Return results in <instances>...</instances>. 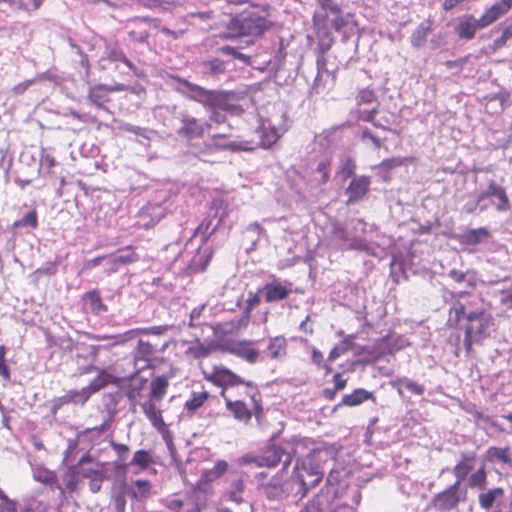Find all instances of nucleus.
I'll return each instance as SVG.
<instances>
[{
    "mask_svg": "<svg viewBox=\"0 0 512 512\" xmlns=\"http://www.w3.org/2000/svg\"><path fill=\"white\" fill-rule=\"evenodd\" d=\"M202 373L206 381L221 388L225 407L236 420L248 424L252 416L257 419L263 416L261 394L254 382L244 380L222 365H215L211 371L203 370Z\"/></svg>",
    "mask_w": 512,
    "mask_h": 512,
    "instance_id": "obj_1",
    "label": "nucleus"
},
{
    "mask_svg": "<svg viewBox=\"0 0 512 512\" xmlns=\"http://www.w3.org/2000/svg\"><path fill=\"white\" fill-rule=\"evenodd\" d=\"M312 444L308 438L291 437L284 440L282 444L275 442V436L271 437L265 447L258 454H247L242 458L246 465H254L258 468H276L282 461L281 472H286L292 462L293 457L303 454V448H308Z\"/></svg>",
    "mask_w": 512,
    "mask_h": 512,
    "instance_id": "obj_2",
    "label": "nucleus"
},
{
    "mask_svg": "<svg viewBox=\"0 0 512 512\" xmlns=\"http://www.w3.org/2000/svg\"><path fill=\"white\" fill-rule=\"evenodd\" d=\"M211 329L216 349L235 355L250 364L258 361L260 352L254 347L255 342L239 339L242 329L240 322H217Z\"/></svg>",
    "mask_w": 512,
    "mask_h": 512,
    "instance_id": "obj_3",
    "label": "nucleus"
},
{
    "mask_svg": "<svg viewBox=\"0 0 512 512\" xmlns=\"http://www.w3.org/2000/svg\"><path fill=\"white\" fill-rule=\"evenodd\" d=\"M171 79L180 85V87L176 88L178 92L182 93L187 98L202 104L205 108L220 107L222 110H232L235 107V104L232 103V100L235 97L234 92L208 90L179 76H171Z\"/></svg>",
    "mask_w": 512,
    "mask_h": 512,
    "instance_id": "obj_4",
    "label": "nucleus"
},
{
    "mask_svg": "<svg viewBox=\"0 0 512 512\" xmlns=\"http://www.w3.org/2000/svg\"><path fill=\"white\" fill-rule=\"evenodd\" d=\"M271 26V22L255 11H245L232 18L226 30L221 32V39L230 40L242 36L257 38L263 35Z\"/></svg>",
    "mask_w": 512,
    "mask_h": 512,
    "instance_id": "obj_5",
    "label": "nucleus"
},
{
    "mask_svg": "<svg viewBox=\"0 0 512 512\" xmlns=\"http://www.w3.org/2000/svg\"><path fill=\"white\" fill-rule=\"evenodd\" d=\"M308 444V446L313 445ZM309 451V454L306 457L297 456V460L295 466L292 471V480L299 486V494L301 497H304L308 491L322 481L323 472L320 469V466L312 461L311 453L314 452V448H306Z\"/></svg>",
    "mask_w": 512,
    "mask_h": 512,
    "instance_id": "obj_6",
    "label": "nucleus"
},
{
    "mask_svg": "<svg viewBox=\"0 0 512 512\" xmlns=\"http://www.w3.org/2000/svg\"><path fill=\"white\" fill-rule=\"evenodd\" d=\"M103 63L102 67L106 68L105 63L108 62L114 65V69L118 70L123 75L133 74L135 76L140 75L139 69L132 63L116 43H109L105 45L103 55L100 59Z\"/></svg>",
    "mask_w": 512,
    "mask_h": 512,
    "instance_id": "obj_7",
    "label": "nucleus"
},
{
    "mask_svg": "<svg viewBox=\"0 0 512 512\" xmlns=\"http://www.w3.org/2000/svg\"><path fill=\"white\" fill-rule=\"evenodd\" d=\"M461 500L459 481L445 490L437 493L431 500L430 506L440 512L450 511L457 507Z\"/></svg>",
    "mask_w": 512,
    "mask_h": 512,
    "instance_id": "obj_8",
    "label": "nucleus"
},
{
    "mask_svg": "<svg viewBox=\"0 0 512 512\" xmlns=\"http://www.w3.org/2000/svg\"><path fill=\"white\" fill-rule=\"evenodd\" d=\"M331 235L339 242L342 249L365 250L367 248V243L361 236L353 234L338 221L332 223Z\"/></svg>",
    "mask_w": 512,
    "mask_h": 512,
    "instance_id": "obj_9",
    "label": "nucleus"
},
{
    "mask_svg": "<svg viewBox=\"0 0 512 512\" xmlns=\"http://www.w3.org/2000/svg\"><path fill=\"white\" fill-rule=\"evenodd\" d=\"M260 293L268 303L281 301L292 293V283L273 277L271 281L260 288Z\"/></svg>",
    "mask_w": 512,
    "mask_h": 512,
    "instance_id": "obj_10",
    "label": "nucleus"
},
{
    "mask_svg": "<svg viewBox=\"0 0 512 512\" xmlns=\"http://www.w3.org/2000/svg\"><path fill=\"white\" fill-rule=\"evenodd\" d=\"M489 200L490 204L496 208L498 212H507L511 209V202L508 198L506 190L492 181L485 192H482V200Z\"/></svg>",
    "mask_w": 512,
    "mask_h": 512,
    "instance_id": "obj_11",
    "label": "nucleus"
},
{
    "mask_svg": "<svg viewBox=\"0 0 512 512\" xmlns=\"http://www.w3.org/2000/svg\"><path fill=\"white\" fill-rule=\"evenodd\" d=\"M178 118L181 121V126L177 129L178 135L187 139L200 138L204 135L202 122L188 112H180Z\"/></svg>",
    "mask_w": 512,
    "mask_h": 512,
    "instance_id": "obj_12",
    "label": "nucleus"
},
{
    "mask_svg": "<svg viewBox=\"0 0 512 512\" xmlns=\"http://www.w3.org/2000/svg\"><path fill=\"white\" fill-rule=\"evenodd\" d=\"M214 493L213 485L201 481L200 479L193 488L189 499L196 507V511L200 512L207 506V500Z\"/></svg>",
    "mask_w": 512,
    "mask_h": 512,
    "instance_id": "obj_13",
    "label": "nucleus"
},
{
    "mask_svg": "<svg viewBox=\"0 0 512 512\" xmlns=\"http://www.w3.org/2000/svg\"><path fill=\"white\" fill-rule=\"evenodd\" d=\"M259 137L258 145L263 148H269L277 142L281 136L278 128L272 125L270 120H263L256 130Z\"/></svg>",
    "mask_w": 512,
    "mask_h": 512,
    "instance_id": "obj_14",
    "label": "nucleus"
},
{
    "mask_svg": "<svg viewBox=\"0 0 512 512\" xmlns=\"http://www.w3.org/2000/svg\"><path fill=\"white\" fill-rule=\"evenodd\" d=\"M123 494L137 501H145L152 494V484L147 479H137L131 485H125Z\"/></svg>",
    "mask_w": 512,
    "mask_h": 512,
    "instance_id": "obj_15",
    "label": "nucleus"
},
{
    "mask_svg": "<svg viewBox=\"0 0 512 512\" xmlns=\"http://www.w3.org/2000/svg\"><path fill=\"white\" fill-rule=\"evenodd\" d=\"M263 495L271 501H281L288 497V484L281 482L278 477H273L270 482L262 486Z\"/></svg>",
    "mask_w": 512,
    "mask_h": 512,
    "instance_id": "obj_16",
    "label": "nucleus"
},
{
    "mask_svg": "<svg viewBox=\"0 0 512 512\" xmlns=\"http://www.w3.org/2000/svg\"><path fill=\"white\" fill-rule=\"evenodd\" d=\"M370 183V177L364 175L353 179L346 189L348 202L353 203L361 200L368 192Z\"/></svg>",
    "mask_w": 512,
    "mask_h": 512,
    "instance_id": "obj_17",
    "label": "nucleus"
},
{
    "mask_svg": "<svg viewBox=\"0 0 512 512\" xmlns=\"http://www.w3.org/2000/svg\"><path fill=\"white\" fill-rule=\"evenodd\" d=\"M83 306L95 316L107 312V306L103 303L98 289H92L82 295Z\"/></svg>",
    "mask_w": 512,
    "mask_h": 512,
    "instance_id": "obj_18",
    "label": "nucleus"
},
{
    "mask_svg": "<svg viewBox=\"0 0 512 512\" xmlns=\"http://www.w3.org/2000/svg\"><path fill=\"white\" fill-rule=\"evenodd\" d=\"M141 408L147 419L151 422L152 426L157 431L163 432L166 428V424L162 417V411L157 407L152 399L142 403Z\"/></svg>",
    "mask_w": 512,
    "mask_h": 512,
    "instance_id": "obj_19",
    "label": "nucleus"
},
{
    "mask_svg": "<svg viewBox=\"0 0 512 512\" xmlns=\"http://www.w3.org/2000/svg\"><path fill=\"white\" fill-rule=\"evenodd\" d=\"M117 379L112 374L105 370L99 372V374L90 382L88 387L82 390L83 402H85L91 393L97 392L100 389L106 387L109 384L116 383Z\"/></svg>",
    "mask_w": 512,
    "mask_h": 512,
    "instance_id": "obj_20",
    "label": "nucleus"
},
{
    "mask_svg": "<svg viewBox=\"0 0 512 512\" xmlns=\"http://www.w3.org/2000/svg\"><path fill=\"white\" fill-rule=\"evenodd\" d=\"M479 25L480 22L475 17L464 15L458 18L455 30L460 38L471 39L475 35Z\"/></svg>",
    "mask_w": 512,
    "mask_h": 512,
    "instance_id": "obj_21",
    "label": "nucleus"
},
{
    "mask_svg": "<svg viewBox=\"0 0 512 512\" xmlns=\"http://www.w3.org/2000/svg\"><path fill=\"white\" fill-rule=\"evenodd\" d=\"M368 400L375 401L376 398L374 394L363 388H357L353 390L351 393L343 395L341 402L339 403V406L354 407Z\"/></svg>",
    "mask_w": 512,
    "mask_h": 512,
    "instance_id": "obj_22",
    "label": "nucleus"
},
{
    "mask_svg": "<svg viewBox=\"0 0 512 512\" xmlns=\"http://www.w3.org/2000/svg\"><path fill=\"white\" fill-rule=\"evenodd\" d=\"M317 64V75L314 79L312 90L319 93L320 90L325 86L328 81L333 82L334 76L326 68V59L324 55H320L316 61Z\"/></svg>",
    "mask_w": 512,
    "mask_h": 512,
    "instance_id": "obj_23",
    "label": "nucleus"
},
{
    "mask_svg": "<svg viewBox=\"0 0 512 512\" xmlns=\"http://www.w3.org/2000/svg\"><path fill=\"white\" fill-rule=\"evenodd\" d=\"M486 461L491 463H502L512 466V455L510 447H490L486 451Z\"/></svg>",
    "mask_w": 512,
    "mask_h": 512,
    "instance_id": "obj_24",
    "label": "nucleus"
},
{
    "mask_svg": "<svg viewBox=\"0 0 512 512\" xmlns=\"http://www.w3.org/2000/svg\"><path fill=\"white\" fill-rule=\"evenodd\" d=\"M89 102L97 108H104L105 104L110 101L108 86L98 84L89 88Z\"/></svg>",
    "mask_w": 512,
    "mask_h": 512,
    "instance_id": "obj_25",
    "label": "nucleus"
},
{
    "mask_svg": "<svg viewBox=\"0 0 512 512\" xmlns=\"http://www.w3.org/2000/svg\"><path fill=\"white\" fill-rule=\"evenodd\" d=\"M512 6L507 0H502L490 7L484 15H482V27L487 26L497 20L501 15L505 14Z\"/></svg>",
    "mask_w": 512,
    "mask_h": 512,
    "instance_id": "obj_26",
    "label": "nucleus"
},
{
    "mask_svg": "<svg viewBox=\"0 0 512 512\" xmlns=\"http://www.w3.org/2000/svg\"><path fill=\"white\" fill-rule=\"evenodd\" d=\"M381 346L385 349L386 353L394 354L409 346V341L404 336L389 334L382 339Z\"/></svg>",
    "mask_w": 512,
    "mask_h": 512,
    "instance_id": "obj_27",
    "label": "nucleus"
},
{
    "mask_svg": "<svg viewBox=\"0 0 512 512\" xmlns=\"http://www.w3.org/2000/svg\"><path fill=\"white\" fill-rule=\"evenodd\" d=\"M210 393L207 390L192 391L189 398L184 403V408L188 413H195L209 399Z\"/></svg>",
    "mask_w": 512,
    "mask_h": 512,
    "instance_id": "obj_28",
    "label": "nucleus"
},
{
    "mask_svg": "<svg viewBox=\"0 0 512 512\" xmlns=\"http://www.w3.org/2000/svg\"><path fill=\"white\" fill-rule=\"evenodd\" d=\"M267 350L271 359H283L287 355V340L283 336L273 337L269 341Z\"/></svg>",
    "mask_w": 512,
    "mask_h": 512,
    "instance_id": "obj_29",
    "label": "nucleus"
},
{
    "mask_svg": "<svg viewBox=\"0 0 512 512\" xmlns=\"http://www.w3.org/2000/svg\"><path fill=\"white\" fill-rule=\"evenodd\" d=\"M169 387L168 378L164 375L154 378L150 383V399L161 401Z\"/></svg>",
    "mask_w": 512,
    "mask_h": 512,
    "instance_id": "obj_30",
    "label": "nucleus"
},
{
    "mask_svg": "<svg viewBox=\"0 0 512 512\" xmlns=\"http://www.w3.org/2000/svg\"><path fill=\"white\" fill-rule=\"evenodd\" d=\"M163 330H165V328L161 327V326L153 327L150 330L132 329L123 334H119V335H115V336H101L100 339H113L114 344H123V343L127 342L128 340L136 337L140 332H151V333H155V334H160V333H162Z\"/></svg>",
    "mask_w": 512,
    "mask_h": 512,
    "instance_id": "obj_31",
    "label": "nucleus"
},
{
    "mask_svg": "<svg viewBox=\"0 0 512 512\" xmlns=\"http://www.w3.org/2000/svg\"><path fill=\"white\" fill-rule=\"evenodd\" d=\"M202 71L209 76H219L226 70L225 62L219 58H214L201 63Z\"/></svg>",
    "mask_w": 512,
    "mask_h": 512,
    "instance_id": "obj_32",
    "label": "nucleus"
},
{
    "mask_svg": "<svg viewBox=\"0 0 512 512\" xmlns=\"http://www.w3.org/2000/svg\"><path fill=\"white\" fill-rule=\"evenodd\" d=\"M478 315L473 311H467L464 304L456 302L450 308L449 320H475Z\"/></svg>",
    "mask_w": 512,
    "mask_h": 512,
    "instance_id": "obj_33",
    "label": "nucleus"
},
{
    "mask_svg": "<svg viewBox=\"0 0 512 512\" xmlns=\"http://www.w3.org/2000/svg\"><path fill=\"white\" fill-rule=\"evenodd\" d=\"M504 498V490L502 488H494L482 494V507L490 508L494 504L500 505Z\"/></svg>",
    "mask_w": 512,
    "mask_h": 512,
    "instance_id": "obj_34",
    "label": "nucleus"
},
{
    "mask_svg": "<svg viewBox=\"0 0 512 512\" xmlns=\"http://www.w3.org/2000/svg\"><path fill=\"white\" fill-rule=\"evenodd\" d=\"M153 463L154 460L151 452L144 449L137 450L130 462L131 465H135L141 470H146Z\"/></svg>",
    "mask_w": 512,
    "mask_h": 512,
    "instance_id": "obj_35",
    "label": "nucleus"
},
{
    "mask_svg": "<svg viewBox=\"0 0 512 512\" xmlns=\"http://www.w3.org/2000/svg\"><path fill=\"white\" fill-rule=\"evenodd\" d=\"M430 27L421 23L411 35V44L413 47H421L425 44Z\"/></svg>",
    "mask_w": 512,
    "mask_h": 512,
    "instance_id": "obj_36",
    "label": "nucleus"
},
{
    "mask_svg": "<svg viewBox=\"0 0 512 512\" xmlns=\"http://www.w3.org/2000/svg\"><path fill=\"white\" fill-rule=\"evenodd\" d=\"M210 257H211V254L206 255V254L198 253L190 261V264L188 266L189 271L191 273L204 271L209 263Z\"/></svg>",
    "mask_w": 512,
    "mask_h": 512,
    "instance_id": "obj_37",
    "label": "nucleus"
},
{
    "mask_svg": "<svg viewBox=\"0 0 512 512\" xmlns=\"http://www.w3.org/2000/svg\"><path fill=\"white\" fill-rule=\"evenodd\" d=\"M38 225L37 213L35 210L29 211L22 218L13 223L14 229L36 228Z\"/></svg>",
    "mask_w": 512,
    "mask_h": 512,
    "instance_id": "obj_38",
    "label": "nucleus"
},
{
    "mask_svg": "<svg viewBox=\"0 0 512 512\" xmlns=\"http://www.w3.org/2000/svg\"><path fill=\"white\" fill-rule=\"evenodd\" d=\"M244 482L241 478L232 481L231 488L228 491V497L231 501L241 503L243 501Z\"/></svg>",
    "mask_w": 512,
    "mask_h": 512,
    "instance_id": "obj_39",
    "label": "nucleus"
},
{
    "mask_svg": "<svg viewBox=\"0 0 512 512\" xmlns=\"http://www.w3.org/2000/svg\"><path fill=\"white\" fill-rule=\"evenodd\" d=\"M326 497L320 493L311 499L299 512H323L325 510Z\"/></svg>",
    "mask_w": 512,
    "mask_h": 512,
    "instance_id": "obj_40",
    "label": "nucleus"
},
{
    "mask_svg": "<svg viewBox=\"0 0 512 512\" xmlns=\"http://www.w3.org/2000/svg\"><path fill=\"white\" fill-rule=\"evenodd\" d=\"M311 359L313 364L316 365L317 368L324 370L325 375H328L332 372L331 364H329L328 361L324 359V355L318 349H312Z\"/></svg>",
    "mask_w": 512,
    "mask_h": 512,
    "instance_id": "obj_41",
    "label": "nucleus"
},
{
    "mask_svg": "<svg viewBox=\"0 0 512 512\" xmlns=\"http://www.w3.org/2000/svg\"><path fill=\"white\" fill-rule=\"evenodd\" d=\"M318 4L323 11L322 16L328 18L329 15L340 13L341 8L334 0H318Z\"/></svg>",
    "mask_w": 512,
    "mask_h": 512,
    "instance_id": "obj_42",
    "label": "nucleus"
},
{
    "mask_svg": "<svg viewBox=\"0 0 512 512\" xmlns=\"http://www.w3.org/2000/svg\"><path fill=\"white\" fill-rule=\"evenodd\" d=\"M155 349L154 347L146 342L139 341L137 352L135 354V359H144V360H150V357L154 354Z\"/></svg>",
    "mask_w": 512,
    "mask_h": 512,
    "instance_id": "obj_43",
    "label": "nucleus"
},
{
    "mask_svg": "<svg viewBox=\"0 0 512 512\" xmlns=\"http://www.w3.org/2000/svg\"><path fill=\"white\" fill-rule=\"evenodd\" d=\"M6 352V347L4 345H0V377L4 381L9 382L11 379V375L10 369L6 361Z\"/></svg>",
    "mask_w": 512,
    "mask_h": 512,
    "instance_id": "obj_44",
    "label": "nucleus"
},
{
    "mask_svg": "<svg viewBox=\"0 0 512 512\" xmlns=\"http://www.w3.org/2000/svg\"><path fill=\"white\" fill-rule=\"evenodd\" d=\"M355 168V161L350 157H346L341 160L339 173L343 176L344 179H347L354 174Z\"/></svg>",
    "mask_w": 512,
    "mask_h": 512,
    "instance_id": "obj_45",
    "label": "nucleus"
},
{
    "mask_svg": "<svg viewBox=\"0 0 512 512\" xmlns=\"http://www.w3.org/2000/svg\"><path fill=\"white\" fill-rule=\"evenodd\" d=\"M462 243L472 245L480 241V229L465 230L459 235Z\"/></svg>",
    "mask_w": 512,
    "mask_h": 512,
    "instance_id": "obj_46",
    "label": "nucleus"
},
{
    "mask_svg": "<svg viewBox=\"0 0 512 512\" xmlns=\"http://www.w3.org/2000/svg\"><path fill=\"white\" fill-rule=\"evenodd\" d=\"M211 221L210 220H204L195 230V236L200 237L201 243H205L208 240V237L214 233L216 230V226L213 227V229L208 233V230L210 228Z\"/></svg>",
    "mask_w": 512,
    "mask_h": 512,
    "instance_id": "obj_47",
    "label": "nucleus"
},
{
    "mask_svg": "<svg viewBox=\"0 0 512 512\" xmlns=\"http://www.w3.org/2000/svg\"><path fill=\"white\" fill-rule=\"evenodd\" d=\"M237 108L235 107L231 110L234 111ZM210 110L209 120L215 124H222L226 122V115L223 113L226 110H222L220 107H207Z\"/></svg>",
    "mask_w": 512,
    "mask_h": 512,
    "instance_id": "obj_48",
    "label": "nucleus"
},
{
    "mask_svg": "<svg viewBox=\"0 0 512 512\" xmlns=\"http://www.w3.org/2000/svg\"><path fill=\"white\" fill-rule=\"evenodd\" d=\"M76 467H71L67 474L64 476L65 485L69 492H74L77 489L79 482Z\"/></svg>",
    "mask_w": 512,
    "mask_h": 512,
    "instance_id": "obj_49",
    "label": "nucleus"
},
{
    "mask_svg": "<svg viewBox=\"0 0 512 512\" xmlns=\"http://www.w3.org/2000/svg\"><path fill=\"white\" fill-rule=\"evenodd\" d=\"M330 165V161L328 159L321 160L316 168V174L319 175V183L325 184L329 180V171L328 166Z\"/></svg>",
    "mask_w": 512,
    "mask_h": 512,
    "instance_id": "obj_50",
    "label": "nucleus"
},
{
    "mask_svg": "<svg viewBox=\"0 0 512 512\" xmlns=\"http://www.w3.org/2000/svg\"><path fill=\"white\" fill-rule=\"evenodd\" d=\"M111 255L114 257V263L116 262L119 265H126V264L133 263L138 260L137 255L130 250H128L125 253L111 254Z\"/></svg>",
    "mask_w": 512,
    "mask_h": 512,
    "instance_id": "obj_51",
    "label": "nucleus"
},
{
    "mask_svg": "<svg viewBox=\"0 0 512 512\" xmlns=\"http://www.w3.org/2000/svg\"><path fill=\"white\" fill-rule=\"evenodd\" d=\"M378 112V108L373 107L370 110H359L357 119L364 122H371L375 127H382L381 125L374 122V118Z\"/></svg>",
    "mask_w": 512,
    "mask_h": 512,
    "instance_id": "obj_52",
    "label": "nucleus"
},
{
    "mask_svg": "<svg viewBox=\"0 0 512 512\" xmlns=\"http://www.w3.org/2000/svg\"><path fill=\"white\" fill-rule=\"evenodd\" d=\"M16 503L10 500L0 489V512H16Z\"/></svg>",
    "mask_w": 512,
    "mask_h": 512,
    "instance_id": "obj_53",
    "label": "nucleus"
},
{
    "mask_svg": "<svg viewBox=\"0 0 512 512\" xmlns=\"http://www.w3.org/2000/svg\"><path fill=\"white\" fill-rule=\"evenodd\" d=\"M35 479L38 482H41V483H44V484H48V485H52V484L56 483L57 476L52 471L44 470V471H39L37 473V475L35 476Z\"/></svg>",
    "mask_w": 512,
    "mask_h": 512,
    "instance_id": "obj_54",
    "label": "nucleus"
},
{
    "mask_svg": "<svg viewBox=\"0 0 512 512\" xmlns=\"http://www.w3.org/2000/svg\"><path fill=\"white\" fill-rule=\"evenodd\" d=\"M348 15L349 14L344 15L342 11L333 15V18L331 19V27L337 32L341 31L342 28L347 25Z\"/></svg>",
    "mask_w": 512,
    "mask_h": 512,
    "instance_id": "obj_55",
    "label": "nucleus"
},
{
    "mask_svg": "<svg viewBox=\"0 0 512 512\" xmlns=\"http://www.w3.org/2000/svg\"><path fill=\"white\" fill-rule=\"evenodd\" d=\"M262 233H263V228L257 222L251 223L246 228V234L247 235H249V234L252 235V248L255 247V245H256L257 241L259 240L260 235Z\"/></svg>",
    "mask_w": 512,
    "mask_h": 512,
    "instance_id": "obj_56",
    "label": "nucleus"
},
{
    "mask_svg": "<svg viewBox=\"0 0 512 512\" xmlns=\"http://www.w3.org/2000/svg\"><path fill=\"white\" fill-rule=\"evenodd\" d=\"M120 129L129 133H133L135 135H139L147 140H149V137L147 135V129L135 126L129 123H123L120 126Z\"/></svg>",
    "mask_w": 512,
    "mask_h": 512,
    "instance_id": "obj_57",
    "label": "nucleus"
},
{
    "mask_svg": "<svg viewBox=\"0 0 512 512\" xmlns=\"http://www.w3.org/2000/svg\"><path fill=\"white\" fill-rule=\"evenodd\" d=\"M375 100L374 92L369 89H362L357 95V103L359 105L373 103Z\"/></svg>",
    "mask_w": 512,
    "mask_h": 512,
    "instance_id": "obj_58",
    "label": "nucleus"
},
{
    "mask_svg": "<svg viewBox=\"0 0 512 512\" xmlns=\"http://www.w3.org/2000/svg\"><path fill=\"white\" fill-rule=\"evenodd\" d=\"M471 468V465L466 460L458 463L454 468V473L458 478L457 481L460 482V480L464 479L471 470Z\"/></svg>",
    "mask_w": 512,
    "mask_h": 512,
    "instance_id": "obj_59",
    "label": "nucleus"
},
{
    "mask_svg": "<svg viewBox=\"0 0 512 512\" xmlns=\"http://www.w3.org/2000/svg\"><path fill=\"white\" fill-rule=\"evenodd\" d=\"M361 141L367 142L370 141L375 149H379L382 146L381 140L373 135L369 129H364L361 133Z\"/></svg>",
    "mask_w": 512,
    "mask_h": 512,
    "instance_id": "obj_60",
    "label": "nucleus"
},
{
    "mask_svg": "<svg viewBox=\"0 0 512 512\" xmlns=\"http://www.w3.org/2000/svg\"><path fill=\"white\" fill-rule=\"evenodd\" d=\"M347 350L348 349L344 344L336 345L335 347H333L331 349V351L329 352V355L327 358L328 363L331 364V362H334L336 359H338L343 354H345L347 352Z\"/></svg>",
    "mask_w": 512,
    "mask_h": 512,
    "instance_id": "obj_61",
    "label": "nucleus"
},
{
    "mask_svg": "<svg viewBox=\"0 0 512 512\" xmlns=\"http://www.w3.org/2000/svg\"><path fill=\"white\" fill-rule=\"evenodd\" d=\"M79 396H83V392L82 391L69 390L65 395L59 397L57 399V402H58L59 405L68 404L70 402L75 401L76 398L79 397Z\"/></svg>",
    "mask_w": 512,
    "mask_h": 512,
    "instance_id": "obj_62",
    "label": "nucleus"
},
{
    "mask_svg": "<svg viewBox=\"0 0 512 512\" xmlns=\"http://www.w3.org/2000/svg\"><path fill=\"white\" fill-rule=\"evenodd\" d=\"M261 299H263L262 293H260V288L257 290V292H249L246 303H247V309H253L256 307Z\"/></svg>",
    "mask_w": 512,
    "mask_h": 512,
    "instance_id": "obj_63",
    "label": "nucleus"
},
{
    "mask_svg": "<svg viewBox=\"0 0 512 512\" xmlns=\"http://www.w3.org/2000/svg\"><path fill=\"white\" fill-rule=\"evenodd\" d=\"M149 36L150 35L147 30H142V31L132 30L129 32V37L131 38V40L138 42V43H142V44L147 43Z\"/></svg>",
    "mask_w": 512,
    "mask_h": 512,
    "instance_id": "obj_64",
    "label": "nucleus"
}]
</instances>
